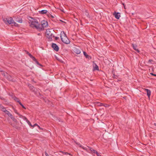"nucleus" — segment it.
<instances>
[{
    "label": "nucleus",
    "mask_w": 156,
    "mask_h": 156,
    "mask_svg": "<svg viewBox=\"0 0 156 156\" xmlns=\"http://www.w3.org/2000/svg\"><path fill=\"white\" fill-rule=\"evenodd\" d=\"M29 23L30 26L31 27L35 28L38 30H41V24L36 19L31 18L30 20Z\"/></svg>",
    "instance_id": "nucleus-1"
},
{
    "label": "nucleus",
    "mask_w": 156,
    "mask_h": 156,
    "mask_svg": "<svg viewBox=\"0 0 156 156\" xmlns=\"http://www.w3.org/2000/svg\"><path fill=\"white\" fill-rule=\"evenodd\" d=\"M79 146L82 147L83 149L86 150L89 153H96L98 156H101L96 151L90 147L87 146V147H84L81 145H80Z\"/></svg>",
    "instance_id": "nucleus-2"
},
{
    "label": "nucleus",
    "mask_w": 156,
    "mask_h": 156,
    "mask_svg": "<svg viewBox=\"0 0 156 156\" xmlns=\"http://www.w3.org/2000/svg\"><path fill=\"white\" fill-rule=\"evenodd\" d=\"M60 35L61 39L63 43L66 44L69 43L70 41L66 37V34L64 31H62Z\"/></svg>",
    "instance_id": "nucleus-3"
},
{
    "label": "nucleus",
    "mask_w": 156,
    "mask_h": 156,
    "mask_svg": "<svg viewBox=\"0 0 156 156\" xmlns=\"http://www.w3.org/2000/svg\"><path fill=\"white\" fill-rule=\"evenodd\" d=\"M54 30H52L48 29L46 30V35L47 38H48L50 41L52 40V38L54 37L53 33Z\"/></svg>",
    "instance_id": "nucleus-4"
},
{
    "label": "nucleus",
    "mask_w": 156,
    "mask_h": 156,
    "mask_svg": "<svg viewBox=\"0 0 156 156\" xmlns=\"http://www.w3.org/2000/svg\"><path fill=\"white\" fill-rule=\"evenodd\" d=\"M3 20L6 24H13L14 23V20L11 17L4 18Z\"/></svg>",
    "instance_id": "nucleus-5"
},
{
    "label": "nucleus",
    "mask_w": 156,
    "mask_h": 156,
    "mask_svg": "<svg viewBox=\"0 0 156 156\" xmlns=\"http://www.w3.org/2000/svg\"><path fill=\"white\" fill-rule=\"evenodd\" d=\"M48 25V23L47 21L44 20L41 21V30H43L44 28L47 27Z\"/></svg>",
    "instance_id": "nucleus-6"
},
{
    "label": "nucleus",
    "mask_w": 156,
    "mask_h": 156,
    "mask_svg": "<svg viewBox=\"0 0 156 156\" xmlns=\"http://www.w3.org/2000/svg\"><path fill=\"white\" fill-rule=\"evenodd\" d=\"M2 74L5 77H7L8 79L10 81L12 80L10 76L9 75L8 76V74L6 73L3 72L2 73Z\"/></svg>",
    "instance_id": "nucleus-7"
},
{
    "label": "nucleus",
    "mask_w": 156,
    "mask_h": 156,
    "mask_svg": "<svg viewBox=\"0 0 156 156\" xmlns=\"http://www.w3.org/2000/svg\"><path fill=\"white\" fill-rule=\"evenodd\" d=\"M114 16L117 19H119L120 16V13L119 12H115L113 14Z\"/></svg>",
    "instance_id": "nucleus-8"
},
{
    "label": "nucleus",
    "mask_w": 156,
    "mask_h": 156,
    "mask_svg": "<svg viewBox=\"0 0 156 156\" xmlns=\"http://www.w3.org/2000/svg\"><path fill=\"white\" fill-rule=\"evenodd\" d=\"M52 46L53 48L56 51H57L58 50V47L56 44L54 43L52 44Z\"/></svg>",
    "instance_id": "nucleus-9"
},
{
    "label": "nucleus",
    "mask_w": 156,
    "mask_h": 156,
    "mask_svg": "<svg viewBox=\"0 0 156 156\" xmlns=\"http://www.w3.org/2000/svg\"><path fill=\"white\" fill-rule=\"evenodd\" d=\"M145 90L147 92V95L149 98H150L151 94V92L150 90L148 89H145Z\"/></svg>",
    "instance_id": "nucleus-10"
},
{
    "label": "nucleus",
    "mask_w": 156,
    "mask_h": 156,
    "mask_svg": "<svg viewBox=\"0 0 156 156\" xmlns=\"http://www.w3.org/2000/svg\"><path fill=\"white\" fill-rule=\"evenodd\" d=\"M132 46L134 49L137 52L139 53V51L137 48V46L136 45H134V44H132Z\"/></svg>",
    "instance_id": "nucleus-11"
},
{
    "label": "nucleus",
    "mask_w": 156,
    "mask_h": 156,
    "mask_svg": "<svg viewBox=\"0 0 156 156\" xmlns=\"http://www.w3.org/2000/svg\"><path fill=\"white\" fill-rule=\"evenodd\" d=\"M74 52L77 54H80L81 52L80 51L79 49L75 48L74 49Z\"/></svg>",
    "instance_id": "nucleus-12"
},
{
    "label": "nucleus",
    "mask_w": 156,
    "mask_h": 156,
    "mask_svg": "<svg viewBox=\"0 0 156 156\" xmlns=\"http://www.w3.org/2000/svg\"><path fill=\"white\" fill-rule=\"evenodd\" d=\"M40 12L41 14L46 13L47 12V11L46 10H43L39 11Z\"/></svg>",
    "instance_id": "nucleus-13"
},
{
    "label": "nucleus",
    "mask_w": 156,
    "mask_h": 156,
    "mask_svg": "<svg viewBox=\"0 0 156 156\" xmlns=\"http://www.w3.org/2000/svg\"><path fill=\"white\" fill-rule=\"evenodd\" d=\"M5 113L7 114L9 116V117H12V115L7 110V111H5Z\"/></svg>",
    "instance_id": "nucleus-14"
},
{
    "label": "nucleus",
    "mask_w": 156,
    "mask_h": 156,
    "mask_svg": "<svg viewBox=\"0 0 156 156\" xmlns=\"http://www.w3.org/2000/svg\"><path fill=\"white\" fill-rule=\"evenodd\" d=\"M30 89L33 91L34 92H35V90H34V88L32 86L30 85L29 86Z\"/></svg>",
    "instance_id": "nucleus-15"
},
{
    "label": "nucleus",
    "mask_w": 156,
    "mask_h": 156,
    "mask_svg": "<svg viewBox=\"0 0 156 156\" xmlns=\"http://www.w3.org/2000/svg\"><path fill=\"white\" fill-rule=\"evenodd\" d=\"M1 109L2 111L4 112L5 113V111H7V110L4 107H1Z\"/></svg>",
    "instance_id": "nucleus-16"
},
{
    "label": "nucleus",
    "mask_w": 156,
    "mask_h": 156,
    "mask_svg": "<svg viewBox=\"0 0 156 156\" xmlns=\"http://www.w3.org/2000/svg\"><path fill=\"white\" fill-rule=\"evenodd\" d=\"M95 66L94 67V70H98V66L96 64H95Z\"/></svg>",
    "instance_id": "nucleus-17"
},
{
    "label": "nucleus",
    "mask_w": 156,
    "mask_h": 156,
    "mask_svg": "<svg viewBox=\"0 0 156 156\" xmlns=\"http://www.w3.org/2000/svg\"><path fill=\"white\" fill-rule=\"evenodd\" d=\"M14 100L17 102H19V99L16 97H15L13 98Z\"/></svg>",
    "instance_id": "nucleus-18"
},
{
    "label": "nucleus",
    "mask_w": 156,
    "mask_h": 156,
    "mask_svg": "<svg viewBox=\"0 0 156 156\" xmlns=\"http://www.w3.org/2000/svg\"><path fill=\"white\" fill-rule=\"evenodd\" d=\"M26 121L27 122V123H28V124H29V125L30 126H32L31 125V123L29 121H28L26 118Z\"/></svg>",
    "instance_id": "nucleus-19"
},
{
    "label": "nucleus",
    "mask_w": 156,
    "mask_h": 156,
    "mask_svg": "<svg viewBox=\"0 0 156 156\" xmlns=\"http://www.w3.org/2000/svg\"><path fill=\"white\" fill-rule=\"evenodd\" d=\"M11 117V119L13 120V121H14V122H16V119L13 117L12 116V117Z\"/></svg>",
    "instance_id": "nucleus-20"
},
{
    "label": "nucleus",
    "mask_w": 156,
    "mask_h": 156,
    "mask_svg": "<svg viewBox=\"0 0 156 156\" xmlns=\"http://www.w3.org/2000/svg\"><path fill=\"white\" fill-rule=\"evenodd\" d=\"M83 53L84 55L87 58L88 55H87V53L84 51L83 52Z\"/></svg>",
    "instance_id": "nucleus-21"
},
{
    "label": "nucleus",
    "mask_w": 156,
    "mask_h": 156,
    "mask_svg": "<svg viewBox=\"0 0 156 156\" xmlns=\"http://www.w3.org/2000/svg\"><path fill=\"white\" fill-rule=\"evenodd\" d=\"M31 58L34 61H35L36 60L35 57L33 56H32Z\"/></svg>",
    "instance_id": "nucleus-22"
},
{
    "label": "nucleus",
    "mask_w": 156,
    "mask_h": 156,
    "mask_svg": "<svg viewBox=\"0 0 156 156\" xmlns=\"http://www.w3.org/2000/svg\"><path fill=\"white\" fill-rule=\"evenodd\" d=\"M17 21L20 23H22V20L21 19Z\"/></svg>",
    "instance_id": "nucleus-23"
},
{
    "label": "nucleus",
    "mask_w": 156,
    "mask_h": 156,
    "mask_svg": "<svg viewBox=\"0 0 156 156\" xmlns=\"http://www.w3.org/2000/svg\"><path fill=\"white\" fill-rule=\"evenodd\" d=\"M38 126V127L40 128V127L39 126H38L37 124H35L33 126H32V127H34L35 126Z\"/></svg>",
    "instance_id": "nucleus-24"
},
{
    "label": "nucleus",
    "mask_w": 156,
    "mask_h": 156,
    "mask_svg": "<svg viewBox=\"0 0 156 156\" xmlns=\"http://www.w3.org/2000/svg\"><path fill=\"white\" fill-rule=\"evenodd\" d=\"M13 23L14 24V25L15 26H17L18 24L14 22Z\"/></svg>",
    "instance_id": "nucleus-25"
},
{
    "label": "nucleus",
    "mask_w": 156,
    "mask_h": 156,
    "mask_svg": "<svg viewBox=\"0 0 156 156\" xmlns=\"http://www.w3.org/2000/svg\"><path fill=\"white\" fill-rule=\"evenodd\" d=\"M28 54V55L30 56V57L31 58L32 56H33L31 54H30V53H29L28 52L27 53Z\"/></svg>",
    "instance_id": "nucleus-26"
},
{
    "label": "nucleus",
    "mask_w": 156,
    "mask_h": 156,
    "mask_svg": "<svg viewBox=\"0 0 156 156\" xmlns=\"http://www.w3.org/2000/svg\"><path fill=\"white\" fill-rule=\"evenodd\" d=\"M35 62L37 65H41L36 60L35 61Z\"/></svg>",
    "instance_id": "nucleus-27"
},
{
    "label": "nucleus",
    "mask_w": 156,
    "mask_h": 156,
    "mask_svg": "<svg viewBox=\"0 0 156 156\" xmlns=\"http://www.w3.org/2000/svg\"><path fill=\"white\" fill-rule=\"evenodd\" d=\"M105 107H108L109 105H108L106 104L104 105Z\"/></svg>",
    "instance_id": "nucleus-28"
},
{
    "label": "nucleus",
    "mask_w": 156,
    "mask_h": 156,
    "mask_svg": "<svg viewBox=\"0 0 156 156\" xmlns=\"http://www.w3.org/2000/svg\"><path fill=\"white\" fill-rule=\"evenodd\" d=\"M150 74L153 76H156V74H154L153 73H150Z\"/></svg>",
    "instance_id": "nucleus-29"
},
{
    "label": "nucleus",
    "mask_w": 156,
    "mask_h": 156,
    "mask_svg": "<svg viewBox=\"0 0 156 156\" xmlns=\"http://www.w3.org/2000/svg\"><path fill=\"white\" fill-rule=\"evenodd\" d=\"M22 106L24 109H26V108L23 105Z\"/></svg>",
    "instance_id": "nucleus-30"
},
{
    "label": "nucleus",
    "mask_w": 156,
    "mask_h": 156,
    "mask_svg": "<svg viewBox=\"0 0 156 156\" xmlns=\"http://www.w3.org/2000/svg\"><path fill=\"white\" fill-rule=\"evenodd\" d=\"M18 102L20 105H21V104H22V103L20 101H19V102Z\"/></svg>",
    "instance_id": "nucleus-31"
},
{
    "label": "nucleus",
    "mask_w": 156,
    "mask_h": 156,
    "mask_svg": "<svg viewBox=\"0 0 156 156\" xmlns=\"http://www.w3.org/2000/svg\"><path fill=\"white\" fill-rule=\"evenodd\" d=\"M51 17L52 18H54V17L53 16H52L51 15Z\"/></svg>",
    "instance_id": "nucleus-32"
},
{
    "label": "nucleus",
    "mask_w": 156,
    "mask_h": 156,
    "mask_svg": "<svg viewBox=\"0 0 156 156\" xmlns=\"http://www.w3.org/2000/svg\"><path fill=\"white\" fill-rule=\"evenodd\" d=\"M0 71H1V72H2V70L0 69Z\"/></svg>",
    "instance_id": "nucleus-33"
},
{
    "label": "nucleus",
    "mask_w": 156,
    "mask_h": 156,
    "mask_svg": "<svg viewBox=\"0 0 156 156\" xmlns=\"http://www.w3.org/2000/svg\"><path fill=\"white\" fill-rule=\"evenodd\" d=\"M123 4V5H124V8H125V5H124V4Z\"/></svg>",
    "instance_id": "nucleus-34"
},
{
    "label": "nucleus",
    "mask_w": 156,
    "mask_h": 156,
    "mask_svg": "<svg viewBox=\"0 0 156 156\" xmlns=\"http://www.w3.org/2000/svg\"><path fill=\"white\" fill-rule=\"evenodd\" d=\"M154 125L155 126H156V123H154Z\"/></svg>",
    "instance_id": "nucleus-35"
},
{
    "label": "nucleus",
    "mask_w": 156,
    "mask_h": 156,
    "mask_svg": "<svg viewBox=\"0 0 156 156\" xmlns=\"http://www.w3.org/2000/svg\"><path fill=\"white\" fill-rule=\"evenodd\" d=\"M101 105H103V104H101Z\"/></svg>",
    "instance_id": "nucleus-36"
},
{
    "label": "nucleus",
    "mask_w": 156,
    "mask_h": 156,
    "mask_svg": "<svg viewBox=\"0 0 156 156\" xmlns=\"http://www.w3.org/2000/svg\"><path fill=\"white\" fill-rule=\"evenodd\" d=\"M20 105L21 106H22L23 105H22V104H21V105Z\"/></svg>",
    "instance_id": "nucleus-37"
},
{
    "label": "nucleus",
    "mask_w": 156,
    "mask_h": 156,
    "mask_svg": "<svg viewBox=\"0 0 156 156\" xmlns=\"http://www.w3.org/2000/svg\"><path fill=\"white\" fill-rule=\"evenodd\" d=\"M65 154H68V153H65Z\"/></svg>",
    "instance_id": "nucleus-38"
}]
</instances>
